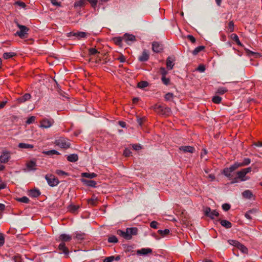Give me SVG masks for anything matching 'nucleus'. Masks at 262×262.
<instances>
[{"label":"nucleus","instance_id":"obj_48","mask_svg":"<svg viewBox=\"0 0 262 262\" xmlns=\"http://www.w3.org/2000/svg\"><path fill=\"white\" fill-rule=\"evenodd\" d=\"M35 117L34 116H31L28 118L26 121V123L28 124H30L35 121Z\"/></svg>","mask_w":262,"mask_h":262},{"label":"nucleus","instance_id":"obj_38","mask_svg":"<svg viewBox=\"0 0 262 262\" xmlns=\"http://www.w3.org/2000/svg\"><path fill=\"white\" fill-rule=\"evenodd\" d=\"M212 100L214 103L219 104L221 102L222 98L219 96H215L213 97Z\"/></svg>","mask_w":262,"mask_h":262},{"label":"nucleus","instance_id":"obj_39","mask_svg":"<svg viewBox=\"0 0 262 262\" xmlns=\"http://www.w3.org/2000/svg\"><path fill=\"white\" fill-rule=\"evenodd\" d=\"M56 173L60 176H68L69 173L61 170H56Z\"/></svg>","mask_w":262,"mask_h":262},{"label":"nucleus","instance_id":"obj_30","mask_svg":"<svg viewBox=\"0 0 262 262\" xmlns=\"http://www.w3.org/2000/svg\"><path fill=\"white\" fill-rule=\"evenodd\" d=\"M244 198L246 199H250L252 196L253 194L251 191L249 190H246L242 193Z\"/></svg>","mask_w":262,"mask_h":262},{"label":"nucleus","instance_id":"obj_13","mask_svg":"<svg viewBox=\"0 0 262 262\" xmlns=\"http://www.w3.org/2000/svg\"><path fill=\"white\" fill-rule=\"evenodd\" d=\"M123 39L127 43L129 44L130 42H134L136 40V37L133 34L125 33L123 36Z\"/></svg>","mask_w":262,"mask_h":262},{"label":"nucleus","instance_id":"obj_41","mask_svg":"<svg viewBox=\"0 0 262 262\" xmlns=\"http://www.w3.org/2000/svg\"><path fill=\"white\" fill-rule=\"evenodd\" d=\"M158 233L161 234L162 236L167 235L169 233V230L167 229H165L163 230H159Z\"/></svg>","mask_w":262,"mask_h":262},{"label":"nucleus","instance_id":"obj_55","mask_svg":"<svg viewBox=\"0 0 262 262\" xmlns=\"http://www.w3.org/2000/svg\"><path fill=\"white\" fill-rule=\"evenodd\" d=\"M116 59L122 63L124 62L126 60L125 57L122 54H121Z\"/></svg>","mask_w":262,"mask_h":262},{"label":"nucleus","instance_id":"obj_37","mask_svg":"<svg viewBox=\"0 0 262 262\" xmlns=\"http://www.w3.org/2000/svg\"><path fill=\"white\" fill-rule=\"evenodd\" d=\"M108 242L111 243H116L118 242V239L115 235H112L108 238Z\"/></svg>","mask_w":262,"mask_h":262},{"label":"nucleus","instance_id":"obj_54","mask_svg":"<svg viewBox=\"0 0 262 262\" xmlns=\"http://www.w3.org/2000/svg\"><path fill=\"white\" fill-rule=\"evenodd\" d=\"M114 259L115 256H114L107 257L103 260V262H112L113 260H114Z\"/></svg>","mask_w":262,"mask_h":262},{"label":"nucleus","instance_id":"obj_14","mask_svg":"<svg viewBox=\"0 0 262 262\" xmlns=\"http://www.w3.org/2000/svg\"><path fill=\"white\" fill-rule=\"evenodd\" d=\"M81 181L85 185L95 188L96 187L97 183L94 180H88L84 179H81Z\"/></svg>","mask_w":262,"mask_h":262},{"label":"nucleus","instance_id":"obj_23","mask_svg":"<svg viewBox=\"0 0 262 262\" xmlns=\"http://www.w3.org/2000/svg\"><path fill=\"white\" fill-rule=\"evenodd\" d=\"M152 252V250L150 248H142L137 251V253L140 255H146Z\"/></svg>","mask_w":262,"mask_h":262},{"label":"nucleus","instance_id":"obj_62","mask_svg":"<svg viewBox=\"0 0 262 262\" xmlns=\"http://www.w3.org/2000/svg\"><path fill=\"white\" fill-rule=\"evenodd\" d=\"M158 223L156 221H152L150 223V227L152 228L156 229L157 228Z\"/></svg>","mask_w":262,"mask_h":262},{"label":"nucleus","instance_id":"obj_63","mask_svg":"<svg viewBox=\"0 0 262 262\" xmlns=\"http://www.w3.org/2000/svg\"><path fill=\"white\" fill-rule=\"evenodd\" d=\"M51 3L53 5L56 6H60V3L58 2L56 0H51Z\"/></svg>","mask_w":262,"mask_h":262},{"label":"nucleus","instance_id":"obj_20","mask_svg":"<svg viewBox=\"0 0 262 262\" xmlns=\"http://www.w3.org/2000/svg\"><path fill=\"white\" fill-rule=\"evenodd\" d=\"M31 95L29 93H26L23 96L18 98L17 101L19 103H24L29 100L31 98Z\"/></svg>","mask_w":262,"mask_h":262},{"label":"nucleus","instance_id":"obj_12","mask_svg":"<svg viewBox=\"0 0 262 262\" xmlns=\"http://www.w3.org/2000/svg\"><path fill=\"white\" fill-rule=\"evenodd\" d=\"M152 50L154 52L159 53L163 50L162 45L158 42H153L152 44Z\"/></svg>","mask_w":262,"mask_h":262},{"label":"nucleus","instance_id":"obj_2","mask_svg":"<svg viewBox=\"0 0 262 262\" xmlns=\"http://www.w3.org/2000/svg\"><path fill=\"white\" fill-rule=\"evenodd\" d=\"M252 170L251 167H247L246 168L242 169L241 170L237 172L236 174L237 177L232 178L231 180H232V183H235L238 182L239 180L241 181H245L249 179L248 177L246 176V174L251 172Z\"/></svg>","mask_w":262,"mask_h":262},{"label":"nucleus","instance_id":"obj_59","mask_svg":"<svg viewBox=\"0 0 262 262\" xmlns=\"http://www.w3.org/2000/svg\"><path fill=\"white\" fill-rule=\"evenodd\" d=\"M197 70L200 72H204L205 70V66L203 64H200L197 68Z\"/></svg>","mask_w":262,"mask_h":262},{"label":"nucleus","instance_id":"obj_31","mask_svg":"<svg viewBox=\"0 0 262 262\" xmlns=\"http://www.w3.org/2000/svg\"><path fill=\"white\" fill-rule=\"evenodd\" d=\"M231 37L232 38V39L234 40L236 43L238 45V46H242V43L241 42L239 38H238V36L236 34H232L231 35Z\"/></svg>","mask_w":262,"mask_h":262},{"label":"nucleus","instance_id":"obj_26","mask_svg":"<svg viewBox=\"0 0 262 262\" xmlns=\"http://www.w3.org/2000/svg\"><path fill=\"white\" fill-rule=\"evenodd\" d=\"M97 174L95 173H88V172H83L81 173V177L83 178H87L90 179H93L96 178L97 177Z\"/></svg>","mask_w":262,"mask_h":262},{"label":"nucleus","instance_id":"obj_51","mask_svg":"<svg viewBox=\"0 0 262 262\" xmlns=\"http://www.w3.org/2000/svg\"><path fill=\"white\" fill-rule=\"evenodd\" d=\"M230 205L227 203H225L222 205V208L225 211H228L230 209Z\"/></svg>","mask_w":262,"mask_h":262},{"label":"nucleus","instance_id":"obj_61","mask_svg":"<svg viewBox=\"0 0 262 262\" xmlns=\"http://www.w3.org/2000/svg\"><path fill=\"white\" fill-rule=\"evenodd\" d=\"M187 38L189 39L192 43H194L195 42V38L191 35H188Z\"/></svg>","mask_w":262,"mask_h":262},{"label":"nucleus","instance_id":"obj_42","mask_svg":"<svg viewBox=\"0 0 262 262\" xmlns=\"http://www.w3.org/2000/svg\"><path fill=\"white\" fill-rule=\"evenodd\" d=\"M161 80L163 83L166 85H168L170 83V79L166 77V76L162 77Z\"/></svg>","mask_w":262,"mask_h":262},{"label":"nucleus","instance_id":"obj_1","mask_svg":"<svg viewBox=\"0 0 262 262\" xmlns=\"http://www.w3.org/2000/svg\"><path fill=\"white\" fill-rule=\"evenodd\" d=\"M250 162V159L248 158H245L242 162H236L229 167L225 168L223 170V173L229 179H231L232 177H233L232 172L240 167L249 165Z\"/></svg>","mask_w":262,"mask_h":262},{"label":"nucleus","instance_id":"obj_11","mask_svg":"<svg viewBox=\"0 0 262 262\" xmlns=\"http://www.w3.org/2000/svg\"><path fill=\"white\" fill-rule=\"evenodd\" d=\"M10 158V154L9 151H4L0 156V162L6 163L8 162Z\"/></svg>","mask_w":262,"mask_h":262},{"label":"nucleus","instance_id":"obj_52","mask_svg":"<svg viewBox=\"0 0 262 262\" xmlns=\"http://www.w3.org/2000/svg\"><path fill=\"white\" fill-rule=\"evenodd\" d=\"M89 54L92 55H95L97 53H99L98 50L95 48H90L89 50Z\"/></svg>","mask_w":262,"mask_h":262},{"label":"nucleus","instance_id":"obj_15","mask_svg":"<svg viewBox=\"0 0 262 262\" xmlns=\"http://www.w3.org/2000/svg\"><path fill=\"white\" fill-rule=\"evenodd\" d=\"M174 58L171 57H168L166 59V68L168 70H171L173 69L174 65Z\"/></svg>","mask_w":262,"mask_h":262},{"label":"nucleus","instance_id":"obj_56","mask_svg":"<svg viewBox=\"0 0 262 262\" xmlns=\"http://www.w3.org/2000/svg\"><path fill=\"white\" fill-rule=\"evenodd\" d=\"M131 154L132 152L130 151V149L128 148H125L124 150L123 155H124V156L129 157L131 155Z\"/></svg>","mask_w":262,"mask_h":262},{"label":"nucleus","instance_id":"obj_4","mask_svg":"<svg viewBox=\"0 0 262 262\" xmlns=\"http://www.w3.org/2000/svg\"><path fill=\"white\" fill-rule=\"evenodd\" d=\"M55 144L57 146L65 149L69 148L71 145L69 140L63 137H60L57 139L55 141Z\"/></svg>","mask_w":262,"mask_h":262},{"label":"nucleus","instance_id":"obj_43","mask_svg":"<svg viewBox=\"0 0 262 262\" xmlns=\"http://www.w3.org/2000/svg\"><path fill=\"white\" fill-rule=\"evenodd\" d=\"M234 25L233 21H230L229 23L228 27V29L229 31L230 32H233L234 31Z\"/></svg>","mask_w":262,"mask_h":262},{"label":"nucleus","instance_id":"obj_47","mask_svg":"<svg viewBox=\"0 0 262 262\" xmlns=\"http://www.w3.org/2000/svg\"><path fill=\"white\" fill-rule=\"evenodd\" d=\"M85 234L82 233H77L76 234L75 238L78 240H81L84 238Z\"/></svg>","mask_w":262,"mask_h":262},{"label":"nucleus","instance_id":"obj_45","mask_svg":"<svg viewBox=\"0 0 262 262\" xmlns=\"http://www.w3.org/2000/svg\"><path fill=\"white\" fill-rule=\"evenodd\" d=\"M255 212V211L254 210H251L246 213L245 216L248 219H251L252 217L251 215V214Z\"/></svg>","mask_w":262,"mask_h":262},{"label":"nucleus","instance_id":"obj_21","mask_svg":"<svg viewBox=\"0 0 262 262\" xmlns=\"http://www.w3.org/2000/svg\"><path fill=\"white\" fill-rule=\"evenodd\" d=\"M26 166L29 171L36 170V163L34 161H30L27 163Z\"/></svg>","mask_w":262,"mask_h":262},{"label":"nucleus","instance_id":"obj_36","mask_svg":"<svg viewBox=\"0 0 262 262\" xmlns=\"http://www.w3.org/2000/svg\"><path fill=\"white\" fill-rule=\"evenodd\" d=\"M123 39V37H115L113 38V40H114V42L115 43V44H116L117 45H120Z\"/></svg>","mask_w":262,"mask_h":262},{"label":"nucleus","instance_id":"obj_6","mask_svg":"<svg viewBox=\"0 0 262 262\" xmlns=\"http://www.w3.org/2000/svg\"><path fill=\"white\" fill-rule=\"evenodd\" d=\"M54 123V120L53 119L45 118L40 121L39 127L48 128L51 127Z\"/></svg>","mask_w":262,"mask_h":262},{"label":"nucleus","instance_id":"obj_24","mask_svg":"<svg viewBox=\"0 0 262 262\" xmlns=\"http://www.w3.org/2000/svg\"><path fill=\"white\" fill-rule=\"evenodd\" d=\"M67 158L68 161L71 162H75L78 160V155L75 154H71L68 156Z\"/></svg>","mask_w":262,"mask_h":262},{"label":"nucleus","instance_id":"obj_34","mask_svg":"<svg viewBox=\"0 0 262 262\" xmlns=\"http://www.w3.org/2000/svg\"><path fill=\"white\" fill-rule=\"evenodd\" d=\"M44 153L48 156H51L53 155H59V152L55 149L46 151L44 152Z\"/></svg>","mask_w":262,"mask_h":262},{"label":"nucleus","instance_id":"obj_28","mask_svg":"<svg viewBox=\"0 0 262 262\" xmlns=\"http://www.w3.org/2000/svg\"><path fill=\"white\" fill-rule=\"evenodd\" d=\"M86 3V0H79L78 1L76 2L74 4V7H81L84 6Z\"/></svg>","mask_w":262,"mask_h":262},{"label":"nucleus","instance_id":"obj_3","mask_svg":"<svg viewBox=\"0 0 262 262\" xmlns=\"http://www.w3.org/2000/svg\"><path fill=\"white\" fill-rule=\"evenodd\" d=\"M138 229L137 228H127L125 231L119 230L118 233L123 237L127 240H129L132 238V235L137 234Z\"/></svg>","mask_w":262,"mask_h":262},{"label":"nucleus","instance_id":"obj_32","mask_svg":"<svg viewBox=\"0 0 262 262\" xmlns=\"http://www.w3.org/2000/svg\"><path fill=\"white\" fill-rule=\"evenodd\" d=\"M16 55V54L14 52H6L4 53L3 54V57L4 58L6 59H9L10 58L13 57Z\"/></svg>","mask_w":262,"mask_h":262},{"label":"nucleus","instance_id":"obj_25","mask_svg":"<svg viewBox=\"0 0 262 262\" xmlns=\"http://www.w3.org/2000/svg\"><path fill=\"white\" fill-rule=\"evenodd\" d=\"M220 224L224 227L229 229L232 227V224L229 221L226 220H220Z\"/></svg>","mask_w":262,"mask_h":262},{"label":"nucleus","instance_id":"obj_27","mask_svg":"<svg viewBox=\"0 0 262 262\" xmlns=\"http://www.w3.org/2000/svg\"><path fill=\"white\" fill-rule=\"evenodd\" d=\"M88 33L84 32H75V37H77L78 39L82 38H86Z\"/></svg>","mask_w":262,"mask_h":262},{"label":"nucleus","instance_id":"obj_58","mask_svg":"<svg viewBox=\"0 0 262 262\" xmlns=\"http://www.w3.org/2000/svg\"><path fill=\"white\" fill-rule=\"evenodd\" d=\"M5 243V238L3 234L0 233V246L4 245Z\"/></svg>","mask_w":262,"mask_h":262},{"label":"nucleus","instance_id":"obj_19","mask_svg":"<svg viewBox=\"0 0 262 262\" xmlns=\"http://www.w3.org/2000/svg\"><path fill=\"white\" fill-rule=\"evenodd\" d=\"M72 239L71 236L66 234H61L58 237V241H62L63 243L65 242H68L71 241Z\"/></svg>","mask_w":262,"mask_h":262},{"label":"nucleus","instance_id":"obj_49","mask_svg":"<svg viewBox=\"0 0 262 262\" xmlns=\"http://www.w3.org/2000/svg\"><path fill=\"white\" fill-rule=\"evenodd\" d=\"M227 91V90L224 87L219 88L217 89V93L220 94H224L225 93H226Z\"/></svg>","mask_w":262,"mask_h":262},{"label":"nucleus","instance_id":"obj_33","mask_svg":"<svg viewBox=\"0 0 262 262\" xmlns=\"http://www.w3.org/2000/svg\"><path fill=\"white\" fill-rule=\"evenodd\" d=\"M204 49V47L202 46H199L195 48V49L193 51L192 54L194 55H197L199 52L202 51Z\"/></svg>","mask_w":262,"mask_h":262},{"label":"nucleus","instance_id":"obj_5","mask_svg":"<svg viewBox=\"0 0 262 262\" xmlns=\"http://www.w3.org/2000/svg\"><path fill=\"white\" fill-rule=\"evenodd\" d=\"M154 110L157 113L166 116L169 115L171 113L170 108L163 105H156Z\"/></svg>","mask_w":262,"mask_h":262},{"label":"nucleus","instance_id":"obj_16","mask_svg":"<svg viewBox=\"0 0 262 262\" xmlns=\"http://www.w3.org/2000/svg\"><path fill=\"white\" fill-rule=\"evenodd\" d=\"M179 150L184 152L193 153L194 151V148L191 146H182L179 147Z\"/></svg>","mask_w":262,"mask_h":262},{"label":"nucleus","instance_id":"obj_57","mask_svg":"<svg viewBox=\"0 0 262 262\" xmlns=\"http://www.w3.org/2000/svg\"><path fill=\"white\" fill-rule=\"evenodd\" d=\"M15 5H18L21 8H25L26 5L24 2L20 1H17L15 3Z\"/></svg>","mask_w":262,"mask_h":262},{"label":"nucleus","instance_id":"obj_60","mask_svg":"<svg viewBox=\"0 0 262 262\" xmlns=\"http://www.w3.org/2000/svg\"><path fill=\"white\" fill-rule=\"evenodd\" d=\"M96 199L92 198L88 200V203L89 204H91L93 206L96 205Z\"/></svg>","mask_w":262,"mask_h":262},{"label":"nucleus","instance_id":"obj_29","mask_svg":"<svg viewBox=\"0 0 262 262\" xmlns=\"http://www.w3.org/2000/svg\"><path fill=\"white\" fill-rule=\"evenodd\" d=\"M18 146L20 148H33L34 147L33 145L25 143H20Z\"/></svg>","mask_w":262,"mask_h":262},{"label":"nucleus","instance_id":"obj_8","mask_svg":"<svg viewBox=\"0 0 262 262\" xmlns=\"http://www.w3.org/2000/svg\"><path fill=\"white\" fill-rule=\"evenodd\" d=\"M16 23L19 30L16 32L15 35L22 38L27 34L29 28L25 26L20 25L17 21H16Z\"/></svg>","mask_w":262,"mask_h":262},{"label":"nucleus","instance_id":"obj_44","mask_svg":"<svg viewBox=\"0 0 262 262\" xmlns=\"http://www.w3.org/2000/svg\"><path fill=\"white\" fill-rule=\"evenodd\" d=\"M17 201L21 203H28L29 202V199L27 196H23L18 198Z\"/></svg>","mask_w":262,"mask_h":262},{"label":"nucleus","instance_id":"obj_22","mask_svg":"<svg viewBox=\"0 0 262 262\" xmlns=\"http://www.w3.org/2000/svg\"><path fill=\"white\" fill-rule=\"evenodd\" d=\"M58 249L60 251H62V252L63 253H64V254H66V255L68 254L69 250L66 247V244L64 243H63V242L61 243L58 246Z\"/></svg>","mask_w":262,"mask_h":262},{"label":"nucleus","instance_id":"obj_50","mask_svg":"<svg viewBox=\"0 0 262 262\" xmlns=\"http://www.w3.org/2000/svg\"><path fill=\"white\" fill-rule=\"evenodd\" d=\"M173 97V94L171 93H167L166 94H165V97H164L165 100H166L167 101L170 100L171 99H172Z\"/></svg>","mask_w":262,"mask_h":262},{"label":"nucleus","instance_id":"obj_53","mask_svg":"<svg viewBox=\"0 0 262 262\" xmlns=\"http://www.w3.org/2000/svg\"><path fill=\"white\" fill-rule=\"evenodd\" d=\"M91 4L93 8H95L97 4V0H87Z\"/></svg>","mask_w":262,"mask_h":262},{"label":"nucleus","instance_id":"obj_7","mask_svg":"<svg viewBox=\"0 0 262 262\" xmlns=\"http://www.w3.org/2000/svg\"><path fill=\"white\" fill-rule=\"evenodd\" d=\"M228 243L240 250L242 253H247L248 249L239 242L236 240L230 239L228 241Z\"/></svg>","mask_w":262,"mask_h":262},{"label":"nucleus","instance_id":"obj_17","mask_svg":"<svg viewBox=\"0 0 262 262\" xmlns=\"http://www.w3.org/2000/svg\"><path fill=\"white\" fill-rule=\"evenodd\" d=\"M148 59H149L148 52L147 50H144L143 51L142 55L139 57V60L140 61L144 62V61H147L148 60Z\"/></svg>","mask_w":262,"mask_h":262},{"label":"nucleus","instance_id":"obj_46","mask_svg":"<svg viewBox=\"0 0 262 262\" xmlns=\"http://www.w3.org/2000/svg\"><path fill=\"white\" fill-rule=\"evenodd\" d=\"M160 73L162 75V77L166 76V74L168 73L167 71L163 67H161L160 68Z\"/></svg>","mask_w":262,"mask_h":262},{"label":"nucleus","instance_id":"obj_40","mask_svg":"<svg viewBox=\"0 0 262 262\" xmlns=\"http://www.w3.org/2000/svg\"><path fill=\"white\" fill-rule=\"evenodd\" d=\"M78 208H79V206L70 205L69 206L68 209L71 212H74L78 209Z\"/></svg>","mask_w":262,"mask_h":262},{"label":"nucleus","instance_id":"obj_64","mask_svg":"<svg viewBox=\"0 0 262 262\" xmlns=\"http://www.w3.org/2000/svg\"><path fill=\"white\" fill-rule=\"evenodd\" d=\"M132 146H133V148H134V149H135L136 150H138L142 148L140 145L133 144Z\"/></svg>","mask_w":262,"mask_h":262},{"label":"nucleus","instance_id":"obj_9","mask_svg":"<svg viewBox=\"0 0 262 262\" xmlns=\"http://www.w3.org/2000/svg\"><path fill=\"white\" fill-rule=\"evenodd\" d=\"M46 180H47L48 184L51 187H54L57 186L59 181L55 178V177L53 175H46L45 177Z\"/></svg>","mask_w":262,"mask_h":262},{"label":"nucleus","instance_id":"obj_10","mask_svg":"<svg viewBox=\"0 0 262 262\" xmlns=\"http://www.w3.org/2000/svg\"><path fill=\"white\" fill-rule=\"evenodd\" d=\"M204 214L206 216L213 219L215 216H218L219 213L215 210H211L209 207H206L204 209Z\"/></svg>","mask_w":262,"mask_h":262},{"label":"nucleus","instance_id":"obj_18","mask_svg":"<svg viewBox=\"0 0 262 262\" xmlns=\"http://www.w3.org/2000/svg\"><path fill=\"white\" fill-rule=\"evenodd\" d=\"M40 194L39 190L37 189H31L28 192V195L32 198H37L39 196Z\"/></svg>","mask_w":262,"mask_h":262},{"label":"nucleus","instance_id":"obj_35","mask_svg":"<svg viewBox=\"0 0 262 262\" xmlns=\"http://www.w3.org/2000/svg\"><path fill=\"white\" fill-rule=\"evenodd\" d=\"M148 85V83L147 81H142L138 83V87L141 89L145 88Z\"/></svg>","mask_w":262,"mask_h":262}]
</instances>
